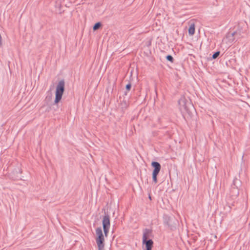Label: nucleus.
<instances>
[{
    "label": "nucleus",
    "instance_id": "8",
    "mask_svg": "<svg viewBox=\"0 0 250 250\" xmlns=\"http://www.w3.org/2000/svg\"><path fill=\"white\" fill-rule=\"evenodd\" d=\"M169 222H167V225L170 227L171 229H172L173 228L175 227L177 223V220H176L174 219L171 218L169 219Z\"/></svg>",
    "mask_w": 250,
    "mask_h": 250
},
{
    "label": "nucleus",
    "instance_id": "3",
    "mask_svg": "<svg viewBox=\"0 0 250 250\" xmlns=\"http://www.w3.org/2000/svg\"><path fill=\"white\" fill-rule=\"evenodd\" d=\"M96 234L97 235L96 242L98 248V250H104V238L101 227L96 229Z\"/></svg>",
    "mask_w": 250,
    "mask_h": 250
},
{
    "label": "nucleus",
    "instance_id": "2",
    "mask_svg": "<svg viewBox=\"0 0 250 250\" xmlns=\"http://www.w3.org/2000/svg\"><path fill=\"white\" fill-rule=\"evenodd\" d=\"M65 82L63 80L59 82L56 86L55 99L54 103L58 104L62 99V96L64 91Z\"/></svg>",
    "mask_w": 250,
    "mask_h": 250
},
{
    "label": "nucleus",
    "instance_id": "1",
    "mask_svg": "<svg viewBox=\"0 0 250 250\" xmlns=\"http://www.w3.org/2000/svg\"><path fill=\"white\" fill-rule=\"evenodd\" d=\"M179 108L183 117H190L194 110L193 105L188 101L187 102L185 97H181L178 102Z\"/></svg>",
    "mask_w": 250,
    "mask_h": 250
},
{
    "label": "nucleus",
    "instance_id": "6",
    "mask_svg": "<svg viewBox=\"0 0 250 250\" xmlns=\"http://www.w3.org/2000/svg\"><path fill=\"white\" fill-rule=\"evenodd\" d=\"M143 244H145L146 247V250H151L153 246V241L151 239L144 241L143 240Z\"/></svg>",
    "mask_w": 250,
    "mask_h": 250
},
{
    "label": "nucleus",
    "instance_id": "5",
    "mask_svg": "<svg viewBox=\"0 0 250 250\" xmlns=\"http://www.w3.org/2000/svg\"><path fill=\"white\" fill-rule=\"evenodd\" d=\"M151 166L154 168L153 170V173H159L161 170V165L157 162H153L151 163Z\"/></svg>",
    "mask_w": 250,
    "mask_h": 250
},
{
    "label": "nucleus",
    "instance_id": "7",
    "mask_svg": "<svg viewBox=\"0 0 250 250\" xmlns=\"http://www.w3.org/2000/svg\"><path fill=\"white\" fill-rule=\"evenodd\" d=\"M151 234V230L149 229H145L143 232V240H148Z\"/></svg>",
    "mask_w": 250,
    "mask_h": 250
},
{
    "label": "nucleus",
    "instance_id": "16",
    "mask_svg": "<svg viewBox=\"0 0 250 250\" xmlns=\"http://www.w3.org/2000/svg\"><path fill=\"white\" fill-rule=\"evenodd\" d=\"M237 181V180L236 179L234 180V181H233V184H234V186H236V184Z\"/></svg>",
    "mask_w": 250,
    "mask_h": 250
},
{
    "label": "nucleus",
    "instance_id": "10",
    "mask_svg": "<svg viewBox=\"0 0 250 250\" xmlns=\"http://www.w3.org/2000/svg\"><path fill=\"white\" fill-rule=\"evenodd\" d=\"M236 34V32H233L232 33H228L226 35V37L231 42H233L234 40V38H233V37Z\"/></svg>",
    "mask_w": 250,
    "mask_h": 250
},
{
    "label": "nucleus",
    "instance_id": "9",
    "mask_svg": "<svg viewBox=\"0 0 250 250\" xmlns=\"http://www.w3.org/2000/svg\"><path fill=\"white\" fill-rule=\"evenodd\" d=\"M195 33V25L191 23L188 28V34L190 35H193Z\"/></svg>",
    "mask_w": 250,
    "mask_h": 250
},
{
    "label": "nucleus",
    "instance_id": "11",
    "mask_svg": "<svg viewBox=\"0 0 250 250\" xmlns=\"http://www.w3.org/2000/svg\"><path fill=\"white\" fill-rule=\"evenodd\" d=\"M102 26V24L100 22H96L93 26V30L96 31L99 29Z\"/></svg>",
    "mask_w": 250,
    "mask_h": 250
},
{
    "label": "nucleus",
    "instance_id": "14",
    "mask_svg": "<svg viewBox=\"0 0 250 250\" xmlns=\"http://www.w3.org/2000/svg\"><path fill=\"white\" fill-rule=\"evenodd\" d=\"M220 53V51H216V52H215V53H213V54L212 55V58L213 59H216V58L218 57V56L219 55Z\"/></svg>",
    "mask_w": 250,
    "mask_h": 250
},
{
    "label": "nucleus",
    "instance_id": "12",
    "mask_svg": "<svg viewBox=\"0 0 250 250\" xmlns=\"http://www.w3.org/2000/svg\"><path fill=\"white\" fill-rule=\"evenodd\" d=\"M158 174V173H153L152 172V179H153V181L155 183H157V176Z\"/></svg>",
    "mask_w": 250,
    "mask_h": 250
},
{
    "label": "nucleus",
    "instance_id": "13",
    "mask_svg": "<svg viewBox=\"0 0 250 250\" xmlns=\"http://www.w3.org/2000/svg\"><path fill=\"white\" fill-rule=\"evenodd\" d=\"M166 59L168 61L170 62H173L174 59L173 57L170 55H168L166 56Z\"/></svg>",
    "mask_w": 250,
    "mask_h": 250
},
{
    "label": "nucleus",
    "instance_id": "15",
    "mask_svg": "<svg viewBox=\"0 0 250 250\" xmlns=\"http://www.w3.org/2000/svg\"><path fill=\"white\" fill-rule=\"evenodd\" d=\"M131 85L130 83H128L126 85V89L127 90H129L131 88Z\"/></svg>",
    "mask_w": 250,
    "mask_h": 250
},
{
    "label": "nucleus",
    "instance_id": "4",
    "mask_svg": "<svg viewBox=\"0 0 250 250\" xmlns=\"http://www.w3.org/2000/svg\"><path fill=\"white\" fill-rule=\"evenodd\" d=\"M102 224L105 236H106L108 233L110 226V217L108 215H104L102 220Z\"/></svg>",
    "mask_w": 250,
    "mask_h": 250
}]
</instances>
